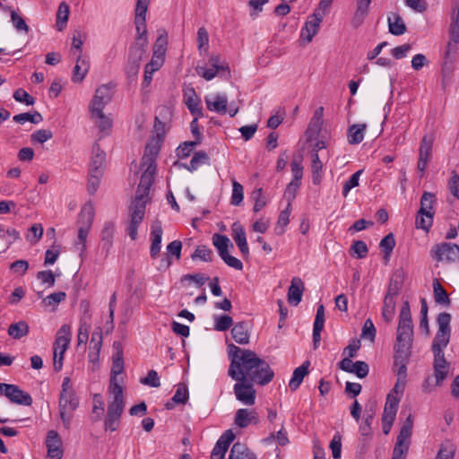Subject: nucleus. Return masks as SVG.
<instances>
[{
	"instance_id": "nucleus-1",
	"label": "nucleus",
	"mask_w": 459,
	"mask_h": 459,
	"mask_svg": "<svg viewBox=\"0 0 459 459\" xmlns=\"http://www.w3.org/2000/svg\"><path fill=\"white\" fill-rule=\"evenodd\" d=\"M228 354L230 359L228 375L233 380H247L260 385L273 380V370L255 351L231 343L228 346Z\"/></svg>"
},
{
	"instance_id": "nucleus-2",
	"label": "nucleus",
	"mask_w": 459,
	"mask_h": 459,
	"mask_svg": "<svg viewBox=\"0 0 459 459\" xmlns=\"http://www.w3.org/2000/svg\"><path fill=\"white\" fill-rule=\"evenodd\" d=\"M451 315L447 312H442L437 316V323L438 329L432 342L431 350L434 354V377L435 383L431 377H428L422 384V391L429 394L434 390L436 385L446 378L448 374L449 363L445 358L444 350L449 343L451 336Z\"/></svg>"
},
{
	"instance_id": "nucleus-3",
	"label": "nucleus",
	"mask_w": 459,
	"mask_h": 459,
	"mask_svg": "<svg viewBox=\"0 0 459 459\" xmlns=\"http://www.w3.org/2000/svg\"><path fill=\"white\" fill-rule=\"evenodd\" d=\"M78 406L79 398L75 394L70 377H65L62 383L58 410L61 420L66 429L70 428L74 411L78 408Z\"/></svg>"
},
{
	"instance_id": "nucleus-4",
	"label": "nucleus",
	"mask_w": 459,
	"mask_h": 459,
	"mask_svg": "<svg viewBox=\"0 0 459 459\" xmlns=\"http://www.w3.org/2000/svg\"><path fill=\"white\" fill-rule=\"evenodd\" d=\"M113 388L114 391H109L113 395V400L108 403V413L104 422L105 429L110 431L117 429L125 407L123 387L115 385Z\"/></svg>"
},
{
	"instance_id": "nucleus-5",
	"label": "nucleus",
	"mask_w": 459,
	"mask_h": 459,
	"mask_svg": "<svg viewBox=\"0 0 459 459\" xmlns=\"http://www.w3.org/2000/svg\"><path fill=\"white\" fill-rule=\"evenodd\" d=\"M72 331L69 325H63L57 331L54 342L53 367L55 371H60L63 367L64 355L71 342Z\"/></svg>"
},
{
	"instance_id": "nucleus-6",
	"label": "nucleus",
	"mask_w": 459,
	"mask_h": 459,
	"mask_svg": "<svg viewBox=\"0 0 459 459\" xmlns=\"http://www.w3.org/2000/svg\"><path fill=\"white\" fill-rule=\"evenodd\" d=\"M94 208L91 204H85L79 214L78 219V240L75 243V247L81 253H83L86 248V238L91 228L94 220Z\"/></svg>"
},
{
	"instance_id": "nucleus-7",
	"label": "nucleus",
	"mask_w": 459,
	"mask_h": 459,
	"mask_svg": "<svg viewBox=\"0 0 459 459\" xmlns=\"http://www.w3.org/2000/svg\"><path fill=\"white\" fill-rule=\"evenodd\" d=\"M413 325L398 323L396 344L394 350L400 352V357L410 355V350L412 343Z\"/></svg>"
},
{
	"instance_id": "nucleus-8",
	"label": "nucleus",
	"mask_w": 459,
	"mask_h": 459,
	"mask_svg": "<svg viewBox=\"0 0 459 459\" xmlns=\"http://www.w3.org/2000/svg\"><path fill=\"white\" fill-rule=\"evenodd\" d=\"M0 394L13 403L25 406H30L32 403L31 396L15 385L0 383Z\"/></svg>"
},
{
	"instance_id": "nucleus-9",
	"label": "nucleus",
	"mask_w": 459,
	"mask_h": 459,
	"mask_svg": "<svg viewBox=\"0 0 459 459\" xmlns=\"http://www.w3.org/2000/svg\"><path fill=\"white\" fill-rule=\"evenodd\" d=\"M431 256L437 262H455L459 258V246L452 243H440L430 250Z\"/></svg>"
},
{
	"instance_id": "nucleus-10",
	"label": "nucleus",
	"mask_w": 459,
	"mask_h": 459,
	"mask_svg": "<svg viewBox=\"0 0 459 459\" xmlns=\"http://www.w3.org/2000/svg\"><path fill=\"white\" fill-rule=\"evenodd\" d=\"M233 391L237 400L246 405H253L255 402V390L254 382L247 380H236Z\"/></svg>"
},
{
	"instance_id": "nucleus-11",
	"label": "nucleus",
	"mask_w": 459,
	"mask_h": 459,
	"mask_svg": "<svg viewBox=\"0 0 459 459\" xmlns=\"http://www.w3.org/2000/svg\"><path fill=\"white\" fill-rule=\"evenodd\" d=\"M145 208L143 206V201L140 198L136 202H133L130 208V223L127 229V232L131 239L135 240L137 238V230L140 223L143 221L144 217Z\"/></svg>"
},
{
	"instance_id": "nucleus-12",
	"label": "nucleus",
	"mask_w": 459,
	"mask_h": 459,
	"mask_svg": "<svg viewBox=\"0 0 459 459\" xmlns=\"http://www.w3.org/2000/svg\"><path fill=\"white\" fill-rule=\"evenodd\" d=\"M325 14L317 10L313 14L309 15L301 29L300 38L307 42H311L313 38L317 34L320 24Z\"/></svg>"
},
{
	"instance_id": "nucleus-13",
	"label": "nucleus",
	"mask_w": 459,
	"mask_h": 459,
	"mask_svg": "<svg viewBox=\"0 0 459 459\" xmlns=\"http://www.w3.org/2000/svg\"><path fill=\"white\" fill-rule=\"evenodd\" d=\"M432 147H433V139L430 136L424 135L421 139L420 148H419V159L417 169L421 173V177L423 176L429 162L432 158Z\"/></svg>"
},
{
	"instance_id": "nucleus-14",
	"label": "nucleus",
	"mask_w": 459,
	"mask_h": 459,
	"mask_svg": "<svg viewBox=\"0 0 459 459\" xmlns=\"http://www.w3.org/2000/svg\"><path fill=\"white\" fill-rule=\"evenodd\" d=\"M111 88L108 84L100 85L95 91V94L90 103L89 109L103 110L106 105L111 100Z\"/></svg>"
},
{
	"instance_id": "nucleus-15",
	"label": "nucleus",
	"mask_w": 459,
	"mask_h": 459,
	"mask_svg": "<svg viewBox=\"0 0 459 459\" xmlns=\"http://www.w3.org/2000/svg\"><path fill=\"white\" fill-rule=\"evenodd\" d=\"M156 172L153 171H143L140 183L138 185V188L136 191V195L134 200V202H136L138 198L141 199V201H143V206H146V204L149 200V191L150 187L152 186L153 181H154V176Z\"/></svg>"
},
{
	"instance_id": "nucleus-16",
	"label": "nucleus",
	"mask_w": 459,
	"mask_h": 459,
	"mask_svg": "<svg viewBox=\"0 0 459 459\" xmlns=\"http://www.w3.org/2000/svg\"><path fill=\"white\" fill-rule=\"evenodd\" d=\"M234 438L235 435L232 430H226L216 442L211 454V459H224L225 454Z\"/></svg>"
},
{
	"instance_id": "nucleus-17",
	"label": "nucleus",
	"mask_w": 459,
	"mask_h": 459,
	"mask_svg": "<svg viewBox=\"0 0 459 459\" xmlns=\"http://www.w3.org/2000/svg\"><path fill=\"white\" fill-rule=\"evenodd\" d=\"M116 234V223L112 221H107L103 223L100 233L102 250L108 255L113 246Z\"/></svg>"
},
{
	"instance_id": "nucleus-18",
	"label": "nucleus",
	"mask_w": 459,
	"mask_h": 459,
	"mask_svg": "<svg viewBox=\"0 0 459 459\" xmlns=\"http://www.w3.org/2000/svg\"><path fill=\"white\" fill-rule=\"evenodd\" d=\"M231 231L232 238L239 248L241 254L243 256H247L249 255V247L247 242L244 227L238 221H236L231 226Z\"/></svg>"
},
{
	"instance_id": "nucleus-19",
	"label": "nucleus",
	"mask_w": 459,
	"mask_h": 459,
	"mask_svg": "<svg viewBox=\"0 0 459 459\" xmlns=\"http://www.w3.org/2000/svg\"><path fill=\"white\" fill-rule=\"evenodd\" d=\"M151 238L152 244L150 247L151 257L155 259L159 255L161 247V238L163 234L161 222L156 221L152 225Z\"/></svg>"
},
{
	"instance_id": "nucleus-20",
	"label": "nucleus",
	"mask_w": 459,
	"mask_h": 459,
	"mask_svg": "<svg viewBox=\"0 0 459 459\" xmlns=\"http://www.w3.org/2000/svg\"><path fill=\"white\" fill-rule=\"evenodd\" d=\"M371 2L372 0H356V10L351 21L353 28H359L362 25L369 13Z\"/></svg>"
},
{
	"instance_id": "nucleus-21",
	"label": "nucleus",
	"mask_w": 459,
	"mask_h": 459,
	"mask_svg": "<svg viewBox=\"0 0 459 459\" xmlns=\"http://www.w3.org/2000/svg\"><path fill=\"white\" fill-rule=\"evenodd\" d=\"M123 371H124L123 355H122V352L117 351L113 356V362H112V368H111V376H110L108 391H114L113 387H115V385H117L118 387H122V385L119 384L117 376L121 375L123 373Z\"/></svg>"
},
{
	"instance_id": "nucleus-22",
	"label": "nucleus",
	"mask_w": 459,
	"mask_h": 459,
	"mask_svg": "<svg viewBox=\"0 0 459 459\" xmlns=\"http://www.w3.org/2000/svg\"><path fill=\"white\" fill-rule=\"evenodd\" d=\"M90 117L95 126L99 128L100 133L104 135L108 134L112 127V119L104 114L103 110H90Z\"/></svg>"
},
{
	"instance_id": "nucleus-23",
	"label": "nucleus",
	"mask_w": 459,
	"mask_h": 459,
	"mask_svg": "<svg viewBox=\"0 0 459 459\" xmlns=\"http://www.w3.org/2000/svg\"><path fill=\"white\" fill-rule=\"evenodd\" d=\"M204 101L209 110L220 114H225L227 111L228 98L224 94L215 96H205Z\"/></svg>"
},
{
	"instance_id": "nucleus-24",
	"label": "nucleus",
	"mask_w": 459,
	"mask_h": 459,
	"mask_svg": "<svg viewBox=\"0 0 459 459\" xmlns=\"http://www.w3.org/2000/svg\"><path fill=\"white\" fill-rule=\"evenodd\" d=\"M106 153L100 149V144L95 143L92 146V155L91 158L89 171L103 173Z\"/></svg>"
},
{
	"instance_id": "nucleus-25",
	"label": "nucleus",
	"mask_w": 459,
	"mask_h": 459,
	"mask_svg": "<svg viewBox=\"0 0 459 459\" xmlns=\"http://www.w3.org/2000/svg\"><path fill=\"white\" fill-rule=\"evenodd\" d=\"M304 289V283L300 278H292L288 290V302L293 306H297L301 301Z\"/></svg>"
},
{
	"instance_id": "nucleus-26",
	"label": "nucleus",
	"mask_w": 459,
	"mask_h": 459,
	"mask_svg": "<svg viewBox=\"0 0 459 459\" xmlns=\"http://www.w3.org/2000/svg\"><path fill=\"white\" fill-rule=\"evenodd\" d=\"M184 101L193 116L204 117L202 108H200L201 100L193 88L185 91Z\"/></svg>"
},
{
	"instance_id": "nucleus-27",
	"label": "nucleus",
	"mask_w": 459,
	"mask_h": 459,
	"mask_svg": "<svg viewBox=\"0 0 459 459\" xmlns=\"http://www.w3.org/2000/svg\"><path fill=\"white\" fill-rule=\"evenodd\" d=\"M399 402L400 398L398 396L387 394L386 402L382 415V421H390L394 423L398 410Z\"/></svg>"
},
{
	"instance_id": "nucleus-28",
	"label": "nucleus",
	"mask_w": 459,
	"mask_h": 459,
	"mask_svg": "<svg viewBox=\"0 0 459 459\" xmlns=\"http://www.w3.org/2000/svg\"><path fill=\"white\" fill-rule=\"evenodd\" d=\"M258 422L257 413L247 409H238L235 415V424L239 428H247L249 424Z\"/></svg>"
},
{
	"instance_id": "nucleus-29",
	"label": "nucleus",
	"mask_w": 459,
	"mask_h": 459,
	"mask_svg": "<svg viewBox=\"0 0 459 459\" xmlns=\"http://www.w3.org/2000/svg\"><path fill=\"white\" fill-rule=\"evenodd\" d=\"M249 325L247 322H238L231 329L232 338L239 344H247L249 342Z\"/></svg>"
},
{
	"instance_id": "nucleus-30",
	"label": "nucleus",
	"mask_w": 459,
	"mask_h": 459,
	"mask_svg": "<svg viewBox=\"0 0 459 459\" xmlns=\"http://www.w3.org/2000/svg\"><path fill=\"white\" fill-rule=\"evenodd\" d=\"M412 430L402 427L397 437L396 444L394 447V453L398 452L400 455H406L409 450L411 437Z\"/></svg>"
},
{
	"instance_id": "nucleus-31",
	"label": "nucleus",
	"mask_w": 459,
	"mask_h": 459,
	"mask_svg": "<svg viewBox=\"0 0 459 459\" xmlns=\"http://www.w3.org/2000/svg\"><path fill=\"white\" fill-rule=\"evenodd\" d=\"M148 44H144V40L143 39H139V41H134L129 48L128 52V62L131 64H139L141 65V61L146 53V48Z\"/></svg>"
},
{
	"instance_id": "nucleus-32",
	"label": "nucleus",
	"mask_w": 459,
	"mask_h": 459,
	"mask_svg": "<svg viewBox=\"0 0 459 459\" xmlns=\"http://www.w3.org/2000/svg\"><path fill=\"white\" fill-rule=\"evenodd\" d=\"M90 69V62L87 58L82 56L81 54L77 56L76 64L74 67L73 71V82H82L85 78L88 71Z\"/></svg>"
},
{
	"instance_id": "nucleus-33",
	"label": "nucleus",
	"mask_w": 459,
	"mask_h": 459,
	"mask_svg": "<svg viewBox=\"0 0 459 459\" xmlns=\"http://www.w3.org/2000/svg\"><path fill=\"white\" fill-rule=\"evenodd\" d=\"M387 22L389 32L393 35L400 36L406 32V25L398 13H391L387 18Z\"/></svg>"
},
{
	"instance_id": "nucleus-34",
	"label": "nucleus",
	"mask_w": 459,
	"mask_h": 459,
	"mask_svg": "<svg viewBox=\"0 0 459 459\" xmlns=\"http://www.w3.org/2000/svg\"><path fill=\"white\" fill-rule=\"evenodd\" d=\"M366 124H355L348 128L347 139L350 144H359L364 139Z\"/></svg>"
},
{
	"instance_id": "nucleus-35",
	"label": "nucleus",
	"mask_w": 459,
	"mask_h": 459,
	"mask_svg": "<svg viewBox=\"0 0 459 459\" xmlns=\"http://www.w3.org/2000/svg\"><path fill=\"white\" fill-rule=\"evenodd\" d=\"M308 366L309 362L305 361L301 366L294 369L292 377L289 382V386L292 391H296L299 387L304 377L308 374Z\"/></svg>"
},
{
	"instance_id": "nucleus-36",
	"label": "nucleus",
	"mask_w": 459,
	"mask_h": 459,
	"mask_svg": "<svg viewBox=\"0 0 459 459\" xmlns=\"http://www.w3.org/2000/svg\"><path fill=\"white\" fill-rule=\"evenodd\" d=\"M158 154V150L156 147L147 146L145 149V152L142 158L141 166L144 169L145 171H153L156 172V164L155 159Z\"/></svg>"
},
{
	"instance_id": "nucleus-37",
	"label": "nucleus",
	"mask_w": 459,
	"mask_h": 459,
	"mask_svg": "<svg viewBox=\"0 0 459 459\" xmlns=\"http://www.w3.org/2000/svg\"><path fill=\"white\" fill-rule=\"evenodd\" d=\"M229 459H257L246 445L237 442L231 447Z\"/></svg>"
},
{
	"instance_id": "nucleus-38",
	"label": "nucleus",
	"mask_w": 459,
	"mask_h": 459,
	"mask_svg": "<svg viewBox=\"0 0 459 459\" xmlns=\"http://www.w3.org/2000/svg\"><path fill=\"white\" fill-rule=\"evenodd\" d=\"M168 35L165 30H162L158 39H156L153 46V55L152 58L158 57L161 62L164 63V56L167 49Z\"/></svg>"
},
{
	"instance_id": "nucleus-39",
	"label": "nucleus",
	"mask_w": 459,
	"mask_h": 459,
	"mask_svg": "<svg viewBox=\"0 0 459 459\" xmlns=\"http://www.w3.org/2000/svg\"><path fill=\"white\" fill-rule=\"evenodd\" d=\"M0 7L4 11L10 10L11 21L17 31H23L26 34L29 33V26L27 25L25 20L18 13H16L14 10H11L9 6L4 5L3 4H0Z\"/></svg>"
},
{
	"instance_id": "nucleus-40",
	"label": "nucleus",
	"mask_w": 459,
	"mask_h": 459,
	"mask_svg": "<svg viewBox=\"0 0 459 459\" xmlns=\"http://www.w3.org/2000/svg\"><path fill=\"white\" fill-rule=\"evenodd\" d=\"M30 327L27 322L21 320L11 324L8 328V334L13 339H21L29 333Z\"/></svg>"
},
{
	"instance_id": "nucleus-41",
	"label": "nucleus",
	"mask_w": 459,
	"mask_h": 459,
	"mask_svg": "<svg viewBox=\"0 0 459 459\" xmlns=\"http://www.w3.org/2000/svg\"><path fill=\"white\" fill-rule=\"evenodd\" d=\"M163 65V62H161L158 57L152 58L151 61L146 65L144 69V76H143V86L147 87L150 85L152 80V74L158 71L161 65Z\"/></svg>"
},
{
	"instance_id": "nucleus-42",
	"label": "nucleus",
	"mask_w": 459,
	"mask_h": 459,
	"mask_svg": "<svg viewBox=\"0 0 459 459\" xmlns=\"http://www.w3.org/2000/svg\"><path fill=\"white\" fill-rule=\"evenodd\" d=\"M433 291L436 303L444 305L446 307L450 305L451 300L448 297V294L437 280L434 281L433 282Z\"/></svg>"
},
{
	"instance_id": "nucleus-43",
	"label": "nucleus",
	"mask_w": 459,
	"mask_h": 459,
	"mask_svg": "<svg viewBox=\"0 0 459 459\" xmlns=\"http://www.w3.org/2000/svg\"><path fill=\"white\" fill-rule=\"evenodd\" d=\"M403 272L397 271L394 277L391 279L385 297L395 299L403 285Z\"/></svg>"
},
{
	"instance_id": "nucleus-44",
	"label": "nucleus",
	"mask_w": 459,
	"mask_h": 459,
	"mask_svg": "<svg viewBox=\"0 0 459 459\" xmlns=\"http://www.w3.org/2000/svg\"><path fill=\"white\" fill-rule=\"evenodd\" d=\"M212 244L217 248L220 256L228 253L229 247H233L228 237L217 233L212 236Z\"/></svg>"
},
{
	"instance_id": "nucleus-45",
	"label": "nucleus",
	"mask_w": 459,
	"mask_h": 459,
	"mask_svg": "<svg viewBox=\"0 0 459 459\" xmlns=\"http://www.w3.org/2000/svg\"><path fill=\"white\" fill-rule=\"evenodd\" d=\"M69 13H70L69 5L66 3L62 2L58 6V10H57V13H56V25L57 30L61 31L66 26V23H67V21L69 18Z\"/></svg>"
},
{
	"instance_id": "nucleus-46",
	"label": "nucleus",
	"mask_w": 459,
	"mask_h": 459,
	"mask_svg": "<svg viewBox=\"0 0 459 459\" xmlns=\"http://www.w3.org/2000/svg\"><path fill=\"white\" fill-rule=\"evenodd\" d=\"M322 170H323V163L319 159L318 153L314 152L312 154L311 160V172H312V180L315 185H317L321 181L322 178Z\"/></svg>"
},
{
	"instance_id": "nucleus-47",
	"label": "nucleus",
	"mask_w": 459,
	"mask_h": 459,
	"mask_svg": "<svg viewBox=\"0 0 459 459\" xmlns=\"http://www.w3.org/2000/svg\"><path fill=\"white\" fill-rule=\"evenodd\" d=\"M433 215L434 212L419 211L415 220L416 227L428 231L433 223Z\"/></svg>"
},
{
	"instance_id": "nucleus-48",
	"label": "nucleus",
	"mask_w": 459,
	"mask_h": 459,
	"mask_svg": "<svg viewBox=\"0 0 459 459\" xmlns=\"http://www.w3.org/2000/svg\"><path fill=\"white\" fill-rule=\"evenodd\" d=\"M395 313V299H391L389 297H385L384 306L382 308V316L384 320L387 323H390Z\"/></svg>"
},
{
	"instance_id": "nucleus-49",
	"label": "nucleus",
	"mask_w": 459,
	"mask_h": 459,
	"mask_svg": "<svg viewBox=\"0 0 459 459\" xmlns=\"http://www.w3.org/2000/svg\"><path fill=\"white\" fill-rule=\"evenodd\" d=\"M193 260L200 259L204 262L212 261V251L205 245L197 246L195 252L191 255Z\"/></svg>"
},
{
	"instance_id": "nucleus-50",
	"label": "nucleus",
	"mask_w": 459,
	"mask_h": 459,
	"mask_svg": "<svg viewBox=\"0 0 459 459\" xmlns=\"http://www.w3.org/2000/svg\"><path fill=\"white\" fill-rule=\"evenodd\" d=\"M401 353L395 351L394 355V365L399 367L397 370V379L404 380L406 381V376H407V368H406V363L409 359L410 355H406L404 357H400Z\"/></svg>"
},
{
	"instance_id": "nucleus-51",
	"label": "nucleus",
	"mask_w": 459,
	"mask_h": 459,
	"mask_svg": "<svg viewBox=\"0 0 459 459\" xmlns=\"http://www.w3.org/2000/svg\"><path fill=\"white\" fill-rule=\"evenodd\" d=\"M43 120L40 113L35 111L34 114L21 113L13 117V121L16 123L23 124L27 121L32 124H39Z\"/></svg>"
},
{
	"instance_id": "nucleus-52",
	"label": "nucleus",
	"mask_w": 459,
	"mask_h": 459,
	"mask_svg": "<svg viewBox=\"0 0 459 459\" xmlns=\"http://www.w3.org/2000/svg\"><path fill=\"white\" fill-rule=\"evenodd\" d=\"M19 238L20 234L15 229L0 225V238L5 240L7 247Z\"/></svg>"
},
{
	"instance_id": "nucleus-53",
	"label": "nucleus",
	"mask_w": 459,
	"mask_h": 459,
	"mask_svg": "<svg viewBox=\"0 0 459 459\" xmlns=\"http://www.w3.org/2000/svg\"><path fill=\"white\" fill-rule=\"evenodd\" d=\"M455 454V446L450 443L446 442L441 445L436 459H453Z\"/></svg>"
},
{
	"instance_id": "nucleus-54",
	"label": "nucleus",
	"mask_w": 459,
	"mask_h": 459,
	"mask_svg": "<svg viewBox=\"0 0 459 459\" xmlns=\"http://www.w3.org/2000/svg\"><path fill=\"white\" fill-rule=\"evenodd\" d=\"M189 398L188 389L186 385L179 384L177 386L175 394L172 397V402L178 404H185Z\"/></svg>"
},
{
	"instance_id": "nucleus-55",
	"label": "nucleus",
	"mask_w": 459,
	"mask_h": 459,
	"mask_svg": "<svg viewBox=\"0 0 459 459\" xmlns=\"http://www.w3.org/2000/svg\"><path fill=\"white\" fill-rule=\"evenodd\" d=\"M244 198V190L241 184L236 180L232 181V195L230 204L233 205H239Z\"/></svg>"
},
{
	"instance_id": "nucleus-56",
	"label": "nucleus",
	"mask_w": 459,
	"mask_h": 459,
	"mask_svg": "<svg viewBox=\"0 0 459 459\" xmlns=\"http://www.w3.org/2000/svg\"><path fill=\"white\" fill-rule=\"evenodd\" d=\"M102 175L103 173H100L99 171H89L88 192L90 195H94L97 192Z\"/></svg>"
},
{
	"instance_id": "nucleus-57",
	"label": "nucleus",
	"mask_w": 459,
	"mask_h": 459,
	"mask_svg": "<svg viewBox=\"0 0 459 459\" xmlns=\"http://www.w3.org/2000/svg\"><path fill=\"white\" fill-rule=\"evenodd\" d=\"M435 203V195L429 192H424L420 199V208L419 211L426 212H433V204Z\"/></svg>"
},
{
	"instance_id": "nucleus-58",
	"label": "nucleus",
	"mask_w": 459,
	"mask_h": 459,
	"mask_svg": "<svg viewBox=\"0 0 459 459\" xmlns=\"http://www.w3.org/2000/svg\"><path fill=\"white\" fill-rule=\"evenodd\" d=\"M136 36L134 41H139V39L144 40V44H148L146 20L134 19Z\"/></svg>"
},
{
	"instance_id": "nucleus-59",
	"label": "nucleus",
	"mask_w": 459,
	"mask_h": 459,
	"mask_svg": "<svg viewBox=\"0 0 459 459\" xmlns=\"http://www.w3.org/2000/svg\"><path fill=\"white\" fill-rule=\"evenodd\" d=\"M91 328V325L84 319H82L80 322V326L77 334V342L78 345L85 344L89 339V331Z\"/></svg>"
},
{
	"instance_id": "nucleus-60",
	"label": "nucleus",
	"mask_w": 459,
	"mask_h": 459,
	"mask_svg": "<svg viewBox=\"0 0 459 459\" xmlns=\"http://www.w3.org/2000/svg\"><path fill=\"white\" fill-rule=\"evenodd\" d=\"M379 247L385 252V256H389L395 247V239L393 233L387 234L380 241Z\"/></svg>"
},
{
	"instance_id": "nucleus-61",
	"label": "nucleus",
	"mask_w": 459,
	"mask_h": 459,
	"mask_svg": "<svg viewBox=\"0 0 459 459\" xmlns=\"http://www.w3.org/2000/svg\"><path fill=\"white\" fill-rule=\"evenodd\" d=\"M66 298V294L64 291L54 292L49 294L43 299V303L47 307H56L61 301L65 300Z\"/></svg>"
},
{
	"instance_id": "nucleus-62",
	"label": "nucleus",
	"mask_w": 459,
	"mask_h": 459,
	"mask_svg": "<svg viewBox=\"0 0 459 459\" xmlns=\"http://www.w3.org/2000/svg\"><path fill=\"white\" fill-rule=\"evenodd\" d=\"M233 325V319L228 315L215 317L214 329L220 332L228 330Z\"/></svg>"
},
{
	"instance_id": "nucleus-63",
	"label": "nucleus",
	"mask_w": 459,
	"mask_h": 459,
	"mask_svg": "<svg viewBox=\"0 0 459 459\" xmlns=\"http://www.w3.org/2000/svg\"><path fill=\"white\" fill-rule=\"evenodd\" d=\"M199 143V141L185 142L177 150V155L180 159L187 158L190 156L195 146Z\"/></svg>"
},
{
	"instance_id": "nucleus-64",
	"label": "nucleus",
	"mask_w": 459,
	"mask_h": 459,
	"mask_svg": "<svg viewBox=\"0 0 459 459\" xmlns=\"http://www.w3.org/2000/svg\"><path fill=\"white\" fill-rule=\"evenodd\" d=\"M362 174V170H358L355 173H353L351 178L344 183L342 187V195L346 197L349 194V192L354 188L355 186H359V177Z\"/></svg>"
}]
</instances>
